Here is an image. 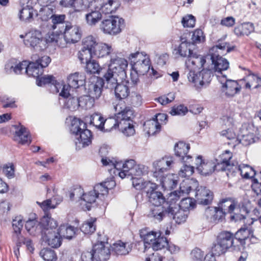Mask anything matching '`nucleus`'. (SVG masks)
<instances>
[{
    "label": "nucleus",
    "mask_w": 261,
    "mask_h": 261,
    "mask_svg": "<svg viewBox=\"0 0 261 261\" xmlns=\"http://www.w3.org/2000/svg\"><path fill=\"white\" fill-rule=\"evenodd\" d=\"M101 162L104 166L110 167L108 170L111 175H118L121 178L130 177L133 185L137 190H144L146 192V190L155 187V184L145 181L142 178L137 177L146 174L148 167L143 165H137L134 160H127L123 163L106 157L102 158Z\"/></svg>",
    "instance_id": "obj_1"
},
{
    "label": "nucleus",
    "mask_w": 261,
    "mask_h": 261,
    "mask_svg": "<svg viewBox=\"0 0 261 261\" xmlns=\"http://www.w3.org/2000/svg\"><path fill=\"white\" fill-rule=\"evenodd\" d=\"M128 62L126 60L119 58L117 55H111L108 67L107 69H100V78L106 84L107 88L113 87L118 82V77L124 80L126 77V70Z\"/></svg>",
    "instance_id": "obj_2"
},
{
    "label": "nucleus",
    "mask_w": 261,
    "mask_h": 261,
    "mask_svg": "<svg viewBox=\"0 0 261 261\" xmlns=\"http://www.w3.org/2000/svg\"><path fill=\"white\" fill-rule=\"evenodd\" d=\"M24 40L25 45L36 51H42L46 49L49 44L53 42H60V36L54 33L48 34L44 36L39 30H32L27 36Z\"/></svg>",
    "instance_id": "obj_3"
},
{
    "label": "nucleus",
    "mask_w": 261,
    "mask_h": 261,
    "mask_svg": "<svg viewBox=\"0 0 261 261\" xmlns=\"http://www.w3.org/2000/svg\"><path fill=\"white\" fill-rule=\"evenodd\" d=\"M70 130L75 135V144L79 149L85 147L91 143V133L87 129V124L83 121L78 119H74Z\"/></svg>",
    "instance_id": "obj_4"
},
{
    "label": "nucleus",
    "mask_w": 261,
    "mask_h": 261,
    "mask_svg": "<svg viewBox=\"0 0 261 261\" xmlns=\"http://www.w3.org/2000/svg\"><path fill=\"white\" fill-rule=\"evenodd\" d=\"M128 59L133 71L138 72L140 75H144L149 70L151 63L147 55L136 52L130 54Z\"/></svg>",
    "instance_id": "obj_5"
},
{
    "label": "nucleus",
    "mask_w": 261,
    "mask_h": 261,
    "mask_svg": "<svg viewBox=\"0 0 261 261\" xmlns=\"http://www.w3.org/2000/svg\"><path fill=\"white\" fill-rule=\"evenodd\" d=\"M60 36V42L57 45L63 47L66 43H74L79 41L82 37L80 28L77 25H72L68 23L64 29L62 33L55 34Z\"/></svg>",
    "instance_id": "obj_6"
},
{
    "label": "nucleus",
    "mask_w": 261,
    "mask_h": 261,
    "mask_svg": "<svg viewBox=\"0 0 261 261\" xmlns=\"http://www.w3.org/2000/svg\"><path fill=\"white\" fill-rule=\"evenodd\" d=\"M212 76L213 73L209 69H203L198 72L195 70L190 69L188 74V79L194 86L200 88L203 86L206 87L210 84Z\"/></svg>",
    "instance_id": "obj_7"
},
{
    "label": "nucleus",
    "mask_w": 261,
    "mask_h": 261,
    "mask_svg": "<svg viewBox=\"0 0 261 261\" xmlns=\"http://www.w3.org/2000/svg\"><path fill=\"white\" fill-rule=\"evenodd\" d=\"M124 27V20L117 16H110L104 19L101 23L100 28L105 34L116 35L120 33Z\"/></svg>",
    "instance_id": "obj_8"
},
{
    "label": "nucleus",
    "mask_w": 261,
    "mask_h": 261,
    "mask_svg": "<svg viewBox=\"0 0 261 261\" xmlns=\"http://www.w3.org/2000/svg\"><path fill=\"white\" fill-rule=\"evenodd\" d=\"M181 206L187 209L190 207L193 208L191 199L182 198L180 204L178 206L174 207L169 206V212L170 213L168 214V217L172 218L178 224L185 222L188 217L187 212L179 208V207Z\"/></svg>",
    "instance_id": "obj_9"
},
{
    "label": "nucleus",
    "mask_w": 261,
    "mask_h": 261,
    "mask_svg": "<svg viewBox=\"0 0 261 261\" xmlns=\"http://www.w3.org/2000/svg\"><path fill=\"white\" fill-rule=\"evenodd\" d=\"M108 238L105 235L98 234L97 243L93 246L92 251L99 260H107L110 255L111 247L108 242Z\"/></svg>",
    "instance_id": "obj_10"
},
{
    "label": "nucleus",
    "mask_w": 261,
    "mask_h": 261,
    "mask_svg": "<svg viewBox=\"0 0 261 261\" xmlns=\"http://www.w3.org/2000/svg\"><path fill=\"white\" fill-rule=\"evenodd\" d=\"M95 42L92 39V35H89L83 39L82 47L78 53V58L81 63L85 64L90 61L94 56V46Z\"/></svg>",
    "instance_id": "obj_11"
},
{
    "label": "nucleus",
    "mask_w": 261,
    "mask_h": 261,
    "mask_svg": "<svg viewBox=\"0 0 261 261\" xmlns=\"http://www.w3.org/2000/svg\"><path fill=\"white\" fill-rule=\"evenodd\" d=\"M219 82L221 84V89L228 97H232L240 92L241 86L237 81L228 80L226 75H217Z\"/></svg>",
    "instance_id": "obj_12"
},
{
    "label": "nucleus",
    "mask_w": 261,
    "mask_h": 261,
    "mask_svg": "<svg viewBox=\"0 0 261 261\" xmlns=\"http://www.w3.org/2000/svg\"><path fill=\"white\" fill-rule=\"evenodd\" d=\"M173 163V158L171 156H165L155 161L153 163L155 169L153 176L155 178L161 177L165 172L170 168Z\"/></svg>",
    "instance_id": "obj_13"
},
{
    "label": "nucleus",
    "mask_w": 261,
    "mask_h": 261,
    "mask_svg": "<svg viewBox=\"0 0 261 261\" xmlns=\"http://www.w3.org/2000/svg\"><path fill=\"white\" fill-rule=\"evenodd\" d=\"M170 213L169 207L166 208L163 205H149L147 216L154 221L160 222L166 216L168 217V214Z\"/></svg>",
    "instance_id": "obj_14"
},
{
    "label": "nucleus",
    "mask_w": 261,
    "mask_h": 261,
    "mask_svg": "<svg viewBox=\"0 0 261 261\" xmlns=\"http://www.w3.org/2000/svg\"><path fill=\"white\" fill-rule=\"evenodd\" d=\"M229 213L230 214V220L234 222H239L246 219L247 214L249 211L243 204L238 202L237 205L231 204L229 206Z\"/></svg>",
    "instance_id": "obj_15"
},
{
    "label": "nucleus",
    "mask_w": 261,
    "mask_h": 261,
    "mask_svg": "<svg viewBox=\"0 0 261 261\" xmlns=\"http://www.w3.org/2000/svg\"><path fill=\"white\" fill-rule=\"evenodd\" d=\"M195 193V196L196 201L199 204L202 205H208L211 203L213 199V193L206 187H196Z\"/></svg>",
    "instance_id": "obj_16"
},
{
    "label": "nucleus",
    "mask_w": 261,
    "mask_h": 261,
    "mask_svg": "<svg viewBox=\"0 0 261 261\" xmlns=\"http://www.w3.org/2000/svg\"><path fill=\"white\" fill-rule=\"evenodd\" d=\"M92 39L95 42L94 46V56L96 58H103L106 56L111 55H116L113 53V49L111 45L98 42L96 37L92 36Z\"/></svg>",
    "instance_id": "obj_17"
},
{
    "label": "nucleus",
    "mask_w": 261,
    "mask_h": 261,
    "mask_svg": "<svg viewBox=\"0 0 261 261\" xmlns=\"http://www.w3.org/2000/svg\"><path fill=\"white\" fill-rule=\"evenodd\" d=\"M194 165L198 172L204 175L212 173L217 167L212 161H204L201 155L195 158Z\"/></svg>",
    "instance_id": "obj_18"
},
{
    "label": "nucleus",
    "mask_w": 261,
    "mask_h": 261,
    "mask_svg": "<svg viewBox=\"0 0 261 261\" xmlns=\"http://www.w3.org/2000/svg\"><path fill=\"white\" fill-rule=\"evenodd\" d=\"M225 248H231L233 250H240L241 247L235 242L232 233L228 231L222 232L219 236L218 241Z\"/></svg>",
    "instance_id": "obj_19"
},
{
    "label": "nucleus",
    "mask_w": 261,
    "mask_h": 261,
    "mask_svg": "<svg viewBox=\"0 0 261 261\" xmlns=\"http://www.w3.org/2000/svg\"><path fill=\"white\" fill-rule=\"evenodd\" d=\"M204 215L211 222L217 223L225 218L226 213L218 207H208L205 209Z\"/></svg>",
    "instance_id": "obj_20"
},
{
    "label": "nucleus",
    "mask_w": 261,
    "mask_h": 261,
    "mask_svg": "<svg viewBox=\"0 0 261 261\" xmlns=\"http://www.w3.org/2000/svg\"><path fill=\"white\" fill-rule=\"evenodd\" d=\"M190 148V144L181 141L179 142L175 145V154L182 162L190 163L192 161V157L187 155Z\"/></svg>",
    "instance_id": "obj_21"
},
{
    "label": "nucleus",
    "mask_w": 261,
    "mask_h": 261,
    "mask_svg": "<svg viewBox=\"0 0 261 261\" xmlns=\"http://www.w3.org/2000/svg\"><path fill=\"white\" fill-rule=\"evenodd\" d=\"M232 158L231 152L226 150L220 156V160L218 163V166H221V169L222 170L227 171L226 174L228 177L233 175V173L231 171L233 170V168L236 166L233 164L230 163V160Z\"/></svg>",
    "instance_id": "obj_22"
},
{
    "label": "nucleus",
    "mask_w": 261,
    "mask_h": 261,
    "mask_svg": "<svg viewBox=\"0 0 261 261\" xmlns=\"http://www.w3.org/2000/svg\"><path fill=\"white\" fill-rule=\"evenodd\" d=\"M211 57L215 72L218 73L217 75H223L222 71L226 70L229 68L228 61L218 54H212Z\"/></svg>",
    "instance_id": "obj_23"
},
{
    "label": "nucleus",
    "mask_w": 261,
    "mask_h": 261,
    "mask_svg": "<svg viewBox=\"0 0 261 261\" xmlns=\"http://www.w3.org/2000/svg\"><path fill=\"white\" fill-rule=\"evenodd\" d=\"M94 2L101 13L106 14L114 12L119 6V2L115 0H108L106 3L102 0H94Z\"/></svg>",
    "instance_id": "obj_24"
},
{
    "label": "nucleus",
    "mask_w": 261,
    "mask_h": 261,
    "mask_svg": "<svg viewBox=\"0 0 261 261\" xmlns=\"http://www.w3.org/2000/svg\"><path fill=\"white\" fill-rule=\"evenodd\" d=\"M198 186V182L195 180H190L181 183L180 185V190L179 191H175L173 193L172 196L175 197V199L177 200L180 196H184L185 194H188L192 191H195L194 189Z\"/></svg>",
    "instance_id": "obj_25"
},
{
    "label": "nucleus",
    "mask_w": 261,
    "mask_h": 261,
    "mask_svg": "<svg viewBox=\"0 0 261 261\" xmlns=\"http://www.w3.org/2000/svg\"><path fill=\"white\" fill-rule=\"evenodd\" d=\"M156 186L152 189H149L146 190L149 205H162L165 201V198L163 194L159 191H156Z\"/></svg>",
    "instance_id": "obj_26"
},
{
    "label": "nucleus",
    "mask_w": 261,
    "mask_h": 261,
    "mask_svg": "<svg viewBox=\"0 0 261 261\" xmlns=\"http://www.w3.org/2000/svg\"><path fill=\"white\" fill-rule=\"evenodd\" d=\"M18 10V17L21 21L30 22L32 21L34 15V10L32 7L25 5L24 3L20 2L16 7Z\"/></svg>",
    "instance_id": "obj_27"
},
{
    "label": "nucleus",
    "mask_w": 261,
    "mask_h": 261,
    "mask_svg": "<svg viewBox=\"0 0 261 261\" xmlns=\"http://www.w3.org/2000/svg\"><path fill=\"white\" fill-rule=\"evenodd\" d=\"M57 221L48 215L44 216L41 219L39 224V229H41L42 234H46L50 232L58 230Z\"/></svg>",
    "instance_id": "obj_28"
},
{
    "label": "nucleus",
    "mask_w": 261,
    "mask_h": 261,
    "mask_svg": "<svg viewBox=\"0 0 261 261\" xmlns=\"http://www.w3.org/2000/svg\"><path fill=\"white\" fill-rule=\"evenodd\" d=\"M28 62H18L16 59L10 60L5 65V70L8 73L20 74L22 70H26Z\"/></svg>",
    "instance_id": "obj_29"
},
{
    "label": "nucleus",
    "mask_w": 261,
    "mask_h": 261,
    "mask_svg": "<svg viewBox=\"0 0 261 261\" xmlns=\"http://www.w3.org/2000/svg\"><path fill=\"white\" fill-rule=\"evenodd\" d=\"M94 2L91 3V8L89 11L85 15V19L87 23L90 26L95 25L102 18L101 12L97 6L95 5Z\"/></svg>",
    "instance_id": "obj_30"
},
{
    "label": "nucleus",
    "mask_w": 261,
    "mask_h": 261,
    "mask_svg": "<svg viewBox=\"0 0 261 261\" xmlns=\"http://www.w3.org/2000/svg\"><path fill=\"white\" fill-rule=\"evenodd\" d=\"M43 241L53 248H58L61 245V236L59 230H55L46 234H42Z\"/></svg>",
    "instance_id": "obj_31"
},
{
    "label": "nucleus",
    "mask_w": 261,
    "mask_h": 261,
    "mask_svg": "<svg viewBox=\"0 0 261 261\" xmlns=\"http://www.w3.org/2000/svg\"><path fill=\"white\" fill-rule=\"evenodd\" d=\"M205 62L206 60L204 56L193 52L187 59L186 64L190 69L193 70L200 69L203 67Z\"/></svg>",
    "instance_id": "obj_32"
},
{
    "label": "nucleus",
    "mask_w": 261,
    "mask_h": 261,
    "mask_svg": "<svg viewBox=\"0 0 261 261\" xmlns=\"http://www.w3.org/2000/svg\"><path fill=\"white\" fill-rule=\"evenodd\" d=\"M14 127L16 129L14 136L15 141L21 144L30 143L31 136L27 128L22 125H14Z\"/></svg>",
    "instance_id": "obj_33"
},
{
    "label": "nucleus",
    "mask_w": 261,
    "mask_h": 261,
    "mask_svg": "<svg viewBox=\"0 0 261 261\" xmlns=\"http://www.w3.org/2000/svg\"><path fill=\"white\" fill-rule=\"evenodd\" d=\"M181 43L177 48L174 49L173 53L176 57L183 58H189V56L193 53L192 49L193 45L190 42L186 41L183 38H180Z\"/></svg>",
    "instance_id": "obj_34"
},
{
    "label": "nucleus",
    "mask_w": 261,
    "mask_h": 261,
    "mask_svg": "<svg viewBox=\"0 0 261 261\" xmlns=\"http://www.w3.org/2000/svg\"><path fill=\"white\" fill-rule=\"evenodd\" d=\"M157 180L159 179L162 187L167 190H171L176 187L178 182V176L176 174H169L166 176L163 175L161 177H158Z\"/></svg>",
    "instance_id": "obj_35"
},
{
    "label": "nucleus",
    "mask_w": 261,
    "mask_h": 261,
    "mask_svg": "<svg viewBox=\"0 0 261 261\" xmlns=\"http://www.w3.org/2000/svg\"><path fill=\"white\" fill-rule=\"evenodd\" d=\"M231 173H233L232 176L235 175L236 173H239L242 177L247 179L253 178L256 175L255 170L251 167L246 164H241L239 166L236 165Z\"/></svg>",
    "instance_id": "obj_36"
},
{
    "label": "nucleus",
    "mask_w": 261,
    "mask_h": 261,
    "mask_svg": "<svg viewBox=\"0 0 261 261\" xmlns=\"http://www.w3.org/2000/svg\"><path fill=\"white\" fill-rule=\"evenodd\" d=\"M50 18L51 20L53 25L51 26L55 31L52 33L55 34H58L62 33L65 27L68 24L67 22H65V15H51Z\"/></svg>",
    "instance_id": "obj_37"
},
{
    "label": "nucleus",
    "mask_w": 261,
    "mask_h": 261,
    "mask_svg": "<svg viewBox=\"0 0 261 261\" xmlns=\"http://www.w3.org/2000/svg\"><path fill=\"white\" fill-rule=\"evenodd\" d=\"M103 81L101 79H97L94 83L89 86L88 95L95 99H98L102 94L103 86Z\"/></svg>",
    "instance_id": "obj_38"
},
{
    "label": "nucleus",
    "mask_w": 261,
    "mask_h": 261,
    "mask_svg": "<svg viewBox=\"0 0 261 261\" xmlns=\"http://www.w3.org/2000/svg\"><path fill=\"white\" fill-rule=\"evenodd\" d=\"M158 234L159 233L154 231H148L147 229L140 230V235L143 240L145 249L152 247L153 243L158 238Z\"/></svg>",
    "instance_id": "obj_39"
},
{
    "label": "nucleus",
    "mask_w": 261,
    "mask_h": 261,
    "mask_svg": "<svg viewBox=\"0 0 261 261\" xmlns=\"http://www.w3.org/2000/svg\"><path fill=\"white\" fill-rule=\"evenodd\" d=\"M36 84L38 86H43L50 84L54 87L56 92H59L58 87H61L60 83L57 82L55 77L52 75H40L36 79Z\"/></svg>",
    "instance_id": "obj_40"
},
{
    "label": "nucleus",
    "mask_w": 261,
    "mask_h": 261,
    "mask_svg": "<svg viewBox=\"0 0 261 261\" xmlns=\"http://www.w3.org/2000/svg\"><path fill=\"white\" fill-rule=\"evenodd\" d=\"M109 88L114 89L115 97L119 100L126 98L130 93L129 88L127 85L123 83H118V82L113 87H110Z\"/></svg>",
    "instance_id": "obj_41"
},
{
    "label": "nucleus",
    "mask_w": 261,
    "mask_h": 261,
    "mask_svg": "<svg viewBox=\"0 0 261 261\" xmlns=\"http://www.w3.org/2000/svg\"><path fill=\"white\" fill-rule=\"evenodd\" d=\"M256 139V138L253 133L245 129L241 131L237 139V141L244 146H247L254 143Z\"/></svg>",
    "instance_id": "obj_42"
},
{
    "label": "nucleus",
    "mask_w": 261,
    "mask_h": 261,
    "mask_svg": "<svg viewBox=\"0 0 261 261\" xmlns=\"http://www.w3.org/2000/svg\"><path fill=\"white\" fill-rule=\"evenodd\" d=\"M85 83L84 76L75 72L70 74L68 77V84L71 88L76 89L83 86Z\"/></svg>",
    "instance_id": "obj_43"
},
{
    "label": "nucleus",
    "mask_w": 261,
    "mask_h": 261,
    "mask_svg": "<svg viewBox=\"0 0 261 261\" xmlns=\"http://www.w3.org/2000/svg\"><path fill=\"white\" fill-rule=\"evenodd\" d=\"M98 197L93 191H90L83 195V198L81 204L83 205V208L85 210L89 211L91 209L92 204L96 202Z\"/></svg>",
    "instance_id": "obj_44"
},
{
    "label": "nucleus",
    "mask_w": 261,
    "mask_h": 261,
    "mask_svg": "<svg viewBox=\"0 0 261 261\" xmlns=\"http://www.w3.org/2000/svg\"><path fill=\"white\" fill-rule=\"evenodd\" d=\"M43 69L41 68L37 63H35L33 60L27 66L25 72L30 76H33L38 78L40 75L43 73Z\"/></svg>",
    "instance_id": "obj_45"
},
{
    "label": "nucleus",
    "mask_w": 261,
    "mask_h": 261,
    "mask_svg": "<svg viewBox=\"0 0 261 261\" xmlns=\"http://www.w3.org/2000/svg\"><path fill=\"white\" fill-rule=\"evenodd\" d=\"M60 5L65 8H72L75 12H80L84 7L83 0H61Z\"/></svg>",
    "instance_id": "obj_46"
},
{
    "label": "nucleus",
    "mask_w": 261,
    "mask_h": 261,
    "mask_svg": "<svg viewBox=\"0 0 261 261\" xmlns=\"http://www.w3.org/2000/svg\"><path fill=\"white\" fill-rule=\"evenodd\" d=\"M253 31V24L251 22H246L236 27L234 29V33L238 36L244 35L248 36Z\"/></svg>",
    "instance_id": "obj_47"
},
{
    "label": "nucleus",
    "mask_w": 261,
    "mask_h": 261,
    "mask_svg": "<svg viewBox=\"0 0 261 261\" xmlns=\"http://www.w3.org/2000/svg\"><path fill=\"white\" fill-rule=\"evenodd\" d=\"M77 230V228L65 224L61 225L58 229L61 237L69 240L75 236Z\"/></svg>",
    "instance_id": "obj_48"
},
{
    "label": "nucleus",
    "mask_w": 261,
    "mask_h": 261,
    "mask_svg": "<svg viewBox=\"0 0 261 261\" xmlns=\"http://www.w3.org/2000/svg\"><path fill=\"white\" fill-rule=\"evenodd\" d=\"M144 129L148 136L154 135L161 130V127L158 122L153 119L146 121L144 123Z\"/></svg>",
    "instance_id": "obj_49"
},
{
    "label": "nucleus",
    "mask_w": 261,
    "mask_h": 261,
    "mask_svg": "<svg viewBox=\"0 0 261 261\" xmlns=\"http://www.w3.org/2000/svg\"><path fill=\"white\" fill-rule=\"evenodd\" d=\"M112 250L117 255H126L131 250L128 243H124L120 241L113 244Z\"/></svg>",
    "instance_id": "obj_50"
},
{
    "label": "nucleus",
    "mask_w": 261,
    "mask_h": 261,
    "mask_svg": "<svg viewBox=\"0 0 261 261\" xmlns=\"http://www.w3.org/2000/svg\"><path fill=\"white\" fill-rule=\"evenodd\" d=\"M250 234V230L247 228H241L235 234L236 243H239L240 247H244L245 240L247 239Z\"/></svg>",
    "instance_id": "obj_51"
},
{
    "label": "nucleus",
    "mask_w": 261,
    "mask_h": 261,
    "mask_svg": "<svg viewBox=\"0 0 261 261\" xmlns=\"http://www.w3.org/2000/svg\"><path fill=\"white\" fill-rule=\"evenodd\" d=\"M108 182H105L95 185L93 191L97 195L98 200H103L105 196L108 195Z\"/></svg>",
    "instance_id": "obj_52"
},
{
    "label": "nucleus",
    "mask_w": 261,
    "mask_h": 261,
    "mask_svg": "<svg viewBox=\"0 0 261 261\" xmlns=\"http://www.w3.org/2000/svg\"><path fill=\"white\" fill-rule=\"evenodd\" d=\"M23 226L22 218L19 216L15 217L13 219L12 221V227L14 230V234L13 235V239L18 238L20 239L19 236L20 235L21 230Z\"/></svg>",
    "instance_id": "obj_53"
},
{
    "label": "nucleus",
    "mask_w": 261,
    "mask_h": 261,
    "mask_svg": "<svg viewBox=\"0 0 261 261\" xmlns=\"http://www.w3.org/2000/svg\"><path fill=\"white\" fill-rule=\"evenodd\" d=\"M118 126L126 136H131L135 133V130L132 122H127V123H125V121H119Z\"/></svg>",
    "instance_id": "obj_54"
},
{
    "label": "nucleus",
    "mask_w": 261,
    "mask_h": 261,
    "mask_svg": "<svg viewBox=\"0 0 261 261\" xmlns=\"http://www.w3.org/2000/svg\"><path fill=\"white\" fill-rule=\"evenodd\" d=\"M106 121V120L104 119L100 114L98 113H94L90 117V124L101 130H102L104 128Z\"/></svg>",
    "instance_id": "obj_55"
},
{
    "label": "nucleus",
    "mask_w": 261,
    "mask_h": 261,
    "mask_svg": "<svg viewBox=\"0 0 261 261\" xmlns=\"http://www.w3.org/2000/svg\"><path fill=\"white\" fill-rule=\"evenodd\" d=\"M193 160L190 163H185L183 167L179 172V175L182 177H190L194 172V168L195 167L194 163H192Z\"/></svg>",
    "instance_id": "obj_56"
},
{
    "label": "nucleus",
    "mask_w": 261,
    "mask_h": 261,
    "mask_svg": "<svg viewBox=\"0 0 261 261\" xmlns=\"http://www.w3.org/2000/svg\"><path fill=\"white\" fill-rule=\"evenodd\" d=\"M168 244V241L166 238L161 236V233L159 232L158 238L152 245V249L154 250H159L163 248H166Z\"/></svg>",
    "instance_id": "obj_57"
},
{
    "label": "nucleus",
    "mask_w": 261,
    "mask_h": 261,
    "mask_svg": "<svg viewBox=\"0 0 261 261\" xmlns=\"http://www.w3.org/2000/svg\"><path fill=\"white\" fill-rule=\"evenodd\" d=\"M261 86V78L258 76L252 74L247 77V82L245 84L246 88L250 89L251 87L253 88H257Z\"/></svg>",
    "instance_id": "obj_58"
},
{
    "label": "nucleus",
    "mask_w": 261,
    "mask_h": 261,
    "mask_svg": "<svg viewBox=\"0 0 261 261\" xmlns=\"http://www.w3.org/2000/svg\"><path fill=\"white\" fill-rule=\"evenodd\" d=\"M39 225L37 222L35 220H29L26 222L25 224V228L28 233L32 236H35L39 231L37 229L40 230V229L38 228Z\"/></svg>",
    "instance_id": "obj_59"
},
{
    "label": "nucleus",
    "mask_w": 261,
    "mask_h": 261,
    "mask_svg": "<svg viewBox=\"0 0 261 261\" xmlns=\"http://www.w3.org/2000/svg\"><path fill=\"white\" fill-rule=\"evenodd\" d=\"M94 99L89 95H85L79 98L80 107L83 109H89L94 105Z\"/></svg>",
    "instance_id": "obj_60"
},
{
    "label": "nucleus",
    "mask_w": 261,
    "mask_h": 261,
    "mask_svg": "<svg viewBox=\"0 0 261 261\" xmlns=\"http://www.w3.org/2000/svg\"><path fill=\"white\" fill-rule=\"evenodd\" d=\"M118 117L121 118L120 121H125V123H127V122H132L131 119L133 117V111L129 108H125L118 113Z\"/></svg>",
    "instance_id": "obj_61"
},
{
    "label": "nucleus",
    "mask_w": 261,
    "mask_h": 261,
    "mask_svg": "<svg viewBox=\"0 0 261 261\" xmlns=\"http://www.w3.org/2000/svg\"><path fill=\"white\" fill-rule=\"evenodd\" d=\"M95 220L91 219L85 222L81 227V230L85 234H90L94 232L96 229L94 224Z\"/></svg>",
    "instance_id": "obj_62"
},
{
    "label": "nucleus",
    "mask_w": 261,
    "mask_h": 261,
    "mask_svg": "<svg viewBox=\"0 0 261 261\" xmlns=\"http://www.w3.org/2000/svg\"><path fill=\"white\" fill-rule=\"evenodd\" d=\"M31 59L34 62L37 63L38 66L42 69L47 67L51 61L50 57L47 56H44L41 58H38L37 55H34L32 56Z\"/></svg>",
    "instance_id": "obj_63"
},
{
    "label": "nucleus",
    "mask_w": 261,
    "mask_h": 261,
    "mask_svg": "<svg viewBox=\"0 0 261 261\" xmlns=\"http://www.w3.org/2000/svg\"><path fill=\"white\" fill-rule=\"evenodd\" d=\"M40 255L45 261H56L57 260L55 251L50 249H43L41 250Z\"/></svg>",
    "instance_id": "obj_64"
}]
</instances>
